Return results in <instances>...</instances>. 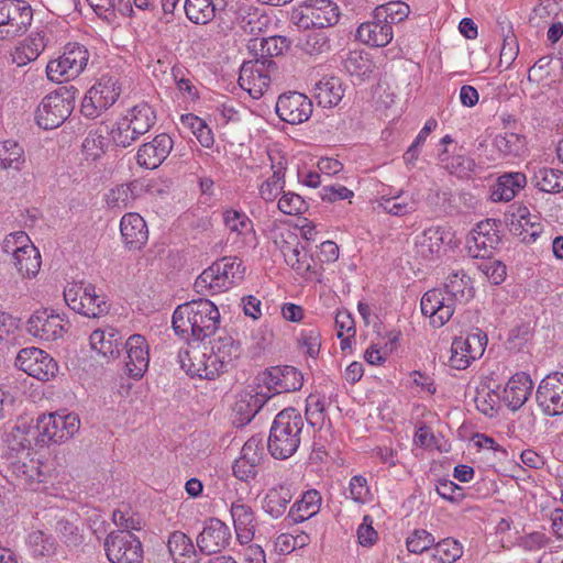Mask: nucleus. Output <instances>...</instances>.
Returning <instances> with one entry per match:
<instances>
[{
  "mask_svg": "<svg viewBox=\"0 0 563 563\" xmlns=\"http://www.w3.org/2000/svg\"><path fill=\"white\" fill-rule=\"evenodd\" d=\"M474 296L471 278L463 272L448 275L443 289L424 292L420 301L421 312L430 318L434 328L443 327L453 316L456 305H464Z\"/></svg>",
  "mask_w": 563,
  "mask_h": 563,
  "instance_id": "nucleus-1",
  "label": "nucleus"
},
{
  "mask_svg": "<svg viewBox=\"0 0 563 563\" xmlns=\"http://www.w3.org/2000/svg\"><path fill=\"white\" fill-rule=\"evenodd\" d=\"M241 344L229 334L219 335L211 341L210 353L192 349L186 354L191 362L189 372L192 376L214 379L221 373L232 368L234 362L241 356Z\"/></svg>",
  "mask_w": 563,
  "mask_h": 563,
  "instance_id": "nucleus-2",
  "label": "nucleus"
},
{
  "mask_svg": "<svg viewBox=\"0 0 563 563\" xmlns=\"http://www.w3.org/2000/svg\"><path fill=\"white\" fill-rule=\"evenodd\" d=\"M303 418L295 408L282 410L274 419L267 439V449L277 460L292 456L299 445Z\"/></svg>",
  "mask_w": 563,
  "mask_h": 563,
  "instance_id": "nucleus-3",
  "label": "nucleus"
},
{
  "mask_svg": "<svg viewBox=\"0 0 563 563\" xmlns=\"http://www.w3.org/2000/svg\"><path fill=\"white\" fill-rule=\"evenodd\" d=\"M67 306L87 318H101L110 310L107 297L91 283L74 282L64 289Z\"/></svg>",
  "mask_w": 563,
  "mask_h": 563,
  "instance_id": "nucleus-4",
  "label": "nucleus"
},
{
  "mask_svg": "<svg viewBox=\"0 0 563 563\" xmlns=\"http://www.w3.org/2000/svg\"><path fill=\"white\" fill-rule=\"evenodd\" d=\"M77 89L59 87L43 98L36 110V122L44 130L58 128L70 115L75 108Z\"/></svg>",
  "mask_w": 563,
  "mask_h": 563,
  "instance_id": "nucleus-5",
  "label": "nucleus"
},
{
  "mask_svg": "<svg viewBox=\"0 0 563 563\" xmlns=\"http://www.w3.org/2000/svg\"><path fill=\"white\" fill-rule=\"evenodd\" d=\"M245 267L238 257H223L205 269L196 280V287L208 288L213 294L230 289L244 278Z\"/></svg>",
  "mask_w": 563,
  "mask_h": 563,
  "instance_id": "nucleus-6",
  "label": "nucleus"
},
{
  "mask_svg": "<svg viewBox=\"0 0 563 563\" xmlns=\"http://www.w3.org/2000/svg\"><path fill=\"white\" fill-rule=\"evenodd\" d=\"M121 95V82L115 75H102L86 92L81 101V113L96 119L110 109Z\"/></svg>",
  "mask_w": 563,
  "mask_h": 563,
  "instance_id": "nucleus-7",
  "label": "nucleus"
},
{
  "mask_svg": "<svg viewBox=\"0 0 563 563\" xmlns=\"http://www.w3.org/2000/svg\"><path fill=\"white\" fill-rule=\"evenodd\" d=\"M89 60L88 49L79 44H68L64 53L46 66L47 78L55 82L77 78L86 68Z\"/></svg>",
  "mask_w": 563,
  "mask_h": 563,
  "instance_id": "nucleus-8",
  "label": "nucleus"
},
{
  "mask_svg": "<svg viewBox=\"0 0 563 563\" xmlns=\"http://www.w3.org/2000/svg\"><path fill=\"white\" fill-rule=\"evenodd\" d=\"M340 9L332 0H306L292 12L294 22L301 29H324L338 23Z\"/></svg>",
  "mask_w": 563,
  "mask_h": 563,
  "instance_id": "nucleus-9",
  "label": "nucleus"
},
{
  "mask_svg": "<svg viewBox=\"0 0 563 563\" xmlns=\"http://www.w3.org/2000/svg\"><path fill=\"white\" fill-rule=\"evenodd\" d=\"M33 21V9L23 0L0 1V40H13L26 33Z\"/></svg>",
  "mask_w": 563,
  "mask_h": 563,
  "instance_id": "nucleus-10",
  "label": "nucleus"
},
{
  "mask_svg": "<svg viewBox=\"0 0 563 563\" xmlns=\"http://www.w3.org/2000/svg\"><path fill=\"white\" fill-rule=\"evenodd\" d=\"M487 342V334L478 328L456 336L451 344L450 366L460 371L467 368L472 362L483 356Z\"/></svg>",
  "mask_w": 563,
  "mask_h": 563,
  "instance_id": "nucleus-11",
  "label": "nucleus"
},
{
  "mask_svg": "<svg viewBox=\"0 0 563 563\" xmlns=\"http://www.w3.org/2000/svg\"><path fill=\"white\" fill-rule=\"evenodd\" d=\"M276 69V63L266 58L244 62L240 68L239 85L254 99H260L271 82V73Z\"/></svg>",
  "mask_w": 563,
  "mask_h": 563,
  "instance_id": "nucleus-12",
  "label": "nucleus"
},
{
  "mask_svg": "<svg viewBox=\"0 0 563 563\" xmlns=\"http://www.w3.org/2000/svg\"><path fill=\"white\" fill-rule=\"evenodd\" d=\"M104 550L111 563H141L143 559L141 541L128 530L111 532L104 541Z\"/></svg>",
  "mask_w": 563,
  "mask_h": 563,
  "instance_id": "nucleus-13",
  "label": "nucleus"
},
{
  "mask_svg": "<svg viewBox=\"0 0 563 563\" xmlns=\"http://www.w3.org/2000/svg\"><path fill=\"white\" fill-rule=\"evenodd\" d=\"M42 435L48 443H64L71 439L80 429V419L75 412L57 411L38 417Z\"/></svg>",
  "mask_w": 563,
  "mask_h": 563,
  "instance_id": "nucleus-14",
  "label": "nucleus"
},
{
  "mask_svg": "<svg viewBox=\"0 0 563 563\" xmlns=\"http://www.w3.org/2000/svg\"><path fill=\"white\" fill-rule=\"evenodd\" d=\"M15 366L38 380L47 382L58 369L57 363L45 351L37 347L20 350L15 358Z\"/></svg>",
  "mask_w": 563,
  "mask_h": 563,
  "instance_id": "nucleus-15",
  "label": "nucleus"
},
{
  "mask_svg": "<svg viewBox=\"0 0 563 563\" xmlns=\"http://www.w3.org/2000/svg\"><path fill=\"white\" fill-rule=\"evenodd\" d=\"M500 243L496 221H481L467 240V252L473 258L489 260Z\"/></svg>",
  "mask_w": 563,
  "mask_h": 563,
  "instance_id": "nucleus-16",
  "label": "nucleus"
},
{
  "mask_svg": "<svg viewBox=\"0 0 563 563\" xmlns=\"http://www.w3.org/2000/svg\"><path fill=\"white\" fill-rule=\"evenodd\" d=\"M275 110L280 120L289 124H300L309 120L313 106L306 95L289 91L278 97Z\"/></svg>",
  "mask_w": 563,
  "mask_h": 563,
  "instance_id": "nucleus-17",
  "label": "nucleus"
},
{
  "mask_svg": "<svg viewBox=\"0 0 563 563\" xmlns=\"http://www.w3.org/2000/svg\"><path fill=\"white\" fill-rule=\"evenodd\" d=\"M262 382L272 397L277 394L299 390L303 384V375L294 366L279 365L264 371Z\"/></svg>",
  "mask_w": 563,
  "mask_h": 563,
  "instance_id": "nucleus-18",
  "label": "nucleus"
},
{
  "mask_svg": "<svg viewBox=\"0 0 563 563\" xmlns=\"http://www.w3.org/2000/svg\"><path fill=\"white\" fill-rule=\"evenodd\" d=\"M5 460L8 470L18 485L36 489V485L46 481L47 474L43 471V464L38 460L26 455L14 456L12 454Z\"/></svg>",
  "mask_w": 563,
  "mask_h": 563,
  "instance_id": "nucleus-19",
  "label": "nucleus"
},
{
  "mask_svg": "<svg viewBox=\"0 0 563 563\" xmlns=\"http://www.w3.org/2000/svg\"><path fill=\"white\" fill-rule=\"evenodd\" d=\"M536 400L547 416L563 413V373L545 376L537 390Z\"/></svg>",
  "mask_w": 563,
  "mask_h": 563,
  "instance_id": "nucleus-20",
  "label": "nucleus"
},
{
  "mask_svg": "<svg viewBox=\"0 0 563 563\" xmlns=\"http://www.w3.org/2000/svg\"><path fill=\"white\" fill-rule=\"evenodd\" d=\"M263 441L258 437H251L242 446L241 455L233 463L232 470L236 478L243 482L254 479L263 460Z\"/></svg>",
  "mask_w": 563,
  "mask_h": 563,
  "instance_id": "nucleus-21",
  "label": "nucleus"
},
{
  "mask_svg": "<svg viewBox=\"0 0 563 563\" xmlns=\"http://www.w3.org/2000/svg\"><path fill=\"white\" fill-rule=\"evenodd\" d=\"M230 528L218 518L209 519L196 539L199 551L207 555L219 553L230 544Z\"/></svg>",
  "mask_w": 563,
  "mask_h": 563,
  "instance_id": "nucleus-22",
  "label": "nucleus"
},
{
  "mask_svg": "<svg viewBox=\"0 0 563 563\" xmlns=\"http://www.w3.org/2000/svg\"><path fill=\"white\" fill-rule=\"evenodd\" d=\"M124 346L126 374L134 379L142 378L150 363V346L146 339L141 334H132L128 338Z\"/></svg>",
  "mask_w": 563,
  "mask_h": 563,
  "instance_id": "nucleus-23",
  "label": "nucleus"
},
{
  "mask_svg": "<svg viewBox=\"0 0 563 563\" xmlns=\"http://www.w3.org/2000/svg\"><path fill=\"white\" fill-rule=\"evenodd\" d=\"M64 330L62 317L46 309L34 312L27 320V332L41 341H55Z\"/></svg>",
  "mask_w": 563,
  "mask_h": 563,
  "instance_id": "nucleus-24",
  "label": "nucleus"
},
{
  "mask_svg": "<svg viewBox=\"0 0 563 563\" xmlns=\"http://www.w3.org/2000/svg\"><path fill=\"white\" fill-rule=\"evenodd\" d=\"M173 145V139L168 134L156 135L152 142L145 143L139 148L137 164L150 169L158 167L169 155Z\"/></svg>",
  "mask_w": 563,
  "mask_h": 563,
  "instance_id": "nucleus-25",
  "label": "nucleus"
},
{
  "mask_svg": "<svg viewBox=\"0 0 563 563\" xmlns=\"http://www.w3.org/2000/svg\"><path fill=\"white\" fill-rule=\"evenodd\" d=\"M192 301L195 302V314H197V322L192 328V338L202 341L216 332L220 313L217 306L208 299Z\"/></svg>",
  "mask_w": 563,
  "mask_h": 563,
  "instance_id": "nucleus-26",
  "label": "nucleus"
},
{
  "mask_svg": "<svg viewBox=\"0 0 563 563\" xmlns=\"http://www.w3.org/2000/svg\"><path fill=\"white\" fill-rule=\"evenodd\" d=\"M269 398V394L255 388L243 391L233 407V422L240 427L247 424Z\"/></svg>",
  "mask_w": 563,
  "mask_h": 563,
  "instance_id": "nucleus-27",
  "label": "nucleus"
},
{
  "mask_svg": "<svg viewBox=\"0 0 563 563\" xmlns=\"http://www.w3.org/2000/svg\"><path fill=\"white\" fill-rule=\"evenodd\" d=\"M120 231L124 245L129 250H141L148 240L145 220L136 212L124 214L120 221Z\"/></svg>",
  "mask_w": 563,
  "mask_h": 563,
  "instance_id": "nucleus-28",
  "label": "nucleus"
},
{
  "mask_svg": "<svg viewBox=\"0 0 563 563\" xmlns=\"http://www.w3.org/2000/svg\"><path fill=\"white\" fill-rule=\"evenodd\" d=\"M355 37L368 46L385 47L391 42L394 32L385 21H378L373 11L372 20L357 27Z\"/></svg>",
  "mask_w": 563,
  "mask_h": 563,
  "instance_id": "nucleus-29",
  "label": "nucleus"
},
{
  "mask_svg": "<svg viewBox=\"0 0 563 563\" xmlns=\"http://www.w3.org/2000/svg\"><path fill=\"white\" fill-rule=\"evenodd\" d=\"M444 234V229L439 225L424 229L416 236V254L426 261L440 257L443 251Z\"/></svg>",
  "mask_w": 563,
  "mask_h": 563,
  "instance_id": "nucleus-30",
  "label": "nucleus"
},
{
  "mask_svg": "<svg viewBox=\"0 0 563 563\" xmlns=\"http://www.w3.org/2000/svg\"><path fill=\"white\" fill-rule=\"evenodd\" d=\"M230 512L238 541L241 544L251 543L255 534V516L252 508L238 500L231 504Z\"/></svg>",
  "mask_w": 563,
  "mask_h": 563,
  "instance_id": "nucleus-31",
  "label": "nucleus"
},
{
  "mask_svg": "<svg viewBox=\"0 0 563 563\" xmlns=\"http://www.w3.org/2000/svg\"><path fill=\"white\" fill-rule=\"evenodd\" d=\"M378 207L391 216L405 217L413 213L418 209L419 197L416 192L399 190L394 196H383L378 202Z\"/></svg>",
  "mask_w": 563,
  "mask_h": 563,
  "instance_id": "nucleus-32",
  "label": "nucleus"
},
{
  "mask_svg": "<svg viewBox=\"0 0 563 563\" xmlns=\"http://www.w3.org/2000/svg\"><path fill=\"white\" fill-rule=\"evenodd\" d=\"M526 184L527 178L523 173L504 174L492 186L489 198L494 202L510 201Z\"/></svg>",
  "mask_w": 563,
  "mask_h": 563,
  "instance_id": "nucleus-33",
  "label": "nucleus"
},
{
  "mask_svg": "<svg viewBox=\"0 0 563 563\" xmlns=\"http://www.w3.org/2000/svg\"><path fill=\"white\" fill-rule=\"evenodd\" d=\"M47 35L45 31H36L24 40L12 53V60L18 66H24L35 60L45 49L47 44Z\"/></svg>",
  "mask_w": 563,
  "mask_h": 563,
  "instance_id": "nucleus-34",
  "label": "nucleus"
},
{
  "mask_svg": "<svg viewBox=\"0 0 563 563\" xmlns=\"http://www.w3.org/2000/svg\"><path fill=\"white\" fill-rule=\"evenodd\" d=\"M343 96L342 81L338 77L324 76L314 86V98L318 104L323 108L338 106Z\"/></svg>",
  "mask_w": 563,
  "mask_h": 563,
  "instance_id": "nucleus-35",
  "label": "nucleus"
},
{
  "mask_svg": "<svg viewBox=\"0 0 563 563\" xmlns=\"http://www.w3.org/2000/svg\"><path fill=\"white\" fill-rule=\"evenodd\" d=\"M90 345L104 357H118L121 335L114 328L97 329L90 334Z\"/></svg>",
  "mask_w": 563,
  "mask_h": 563,
  "instance_id": "nucleus-36",
  "label": "nucleus"
},
{
  "mask_svg": "<svg viewBox=\"0 0 563 563\" xmlns=\"http://www.w3.org/2000/svg\"><path fill=\"white\" fill-rule=\"evenodd\" d=\"M11 263L22 278H33L42 264L40 251L30 242L11 258Z\"/></svg>",
  "mask_w": 563,
  "mask_h": 563,
  "instance_id": "nucleus-37",
  "label": "nucleus"
},
{
  "mask_svg": "<svg viewBox=\"0 0 563 563\" xmlns=\"http://www.w3.org/2000/svg\"><path fill=\"white\" fill-rule=\"evenodd\" d=\"M294 497L292 487L290 484H280L276 487L268 489L263 508L274 518L282 517Z\"/></svg>",
  "mask_w": 563,
  "mask_h": 563,
  "instance_id": "nucleus-38",
  "label": "nucleus"
},
{
  "mask_svg": "<svg viewBox=\"0 0 563 563\" xmlns=\"http://www.w3.org/2000/svg\"><path fill=\"white\" fill-rule=\"evenodd\" d=\"M528 374L516 373L504 389V401L511 410L521 408L528 400Z\"/></svg>",
  "mask_w": 563,
  "mask_h": 563,
  "instance_id": "nucleus-39",
  "label": "nucleus"
},
{
  "mask_svg": "<svg viewBox=\"0 0 563 563\" xmlns=\"http://www.w3.org/2000/svg\"><path fill=\"white\" fill-rule=\"evenodd\" d=\"M321 506L320 493L310 489L302 494L301 499L297 500L289 510L288 517L294 522H302L319 512Z\"/></svg>",
  "mask_w": 563,
  "mask_h": 563,
  "instance_id": "nucleus-40",
  "label": "nucleus"
},
{
  "mask_svg": "<svg viewBox=\"0 0 563 563\" xmlns=\"http://www.w3.org/2000/svg\"><path fill=\"white\" fill-rule=\"evenodd\" d=\"M223 223L227 230L242 236L244 241L255 240V230L252 220L243 211L227 209L223 211Z\"/></svg>",
  "mask_w": 563,
  "mask_h": 563,
  "instance_id": "nucleus-41",
  "label": "nucleus"
},
{
  "mask_svg": "<svg viewBox=\"0 0 563 563\" xmlns=\"http://www.w3.org/2000/svg\"><path fill=\"white\" fill-rule=\"evenodd\" d=\"M197 314H195V302L189 301L179 305L172 319V324L175 333L184 339L192 336V328L197 322Z\"/></svg>",
  "mask_w": 563,
  "mask_h": 563,
  "instance_id": "nucleus-42",
  "label": "nucleus"
},
{
  "mask_svg": "<svg viewBox=\"0 0 563 563\" xmlns=\"http://www.w3.org/2000/svg\"><path fill=\"white\" fill-rule=\"evenodd\" d=\"M294 241L295 243L289 241L284 242L280 246V251L287 265L296 271L298 275L306 276L310 271L307 252L303 250L300 242L297 241L296 236Z\"/></svg>",
  "mask_w": 563,
  "mask_h": 563,
  "instance_id": "nucleus-43",
  "label": "nucleus"
},
{
  "mask_svg": "<svg viewBox=\"0 0 563 563\" xmlns=\"http://www.w3.org/2000/svg\"><path fill=\"white\" fill-rule=\"evenodd\" d=\"M126 115L132 123L133 133L139 137L147 133L156 122L154 109L145 102L134 106Z\"/></svg>",
  "mask_w": 563,
  "mask_h": 563,
  "instance_id": "nucleus-44",
  "label": "nucleus"
},
{
  "mask_svg": "<svg viewBox=\"0 0 563 563\" xmlns=\"http://www.w3.org/2000/svg\"><path fill=\"white\" fill-rule=\"evenodd\" d=\"M505 222L509 232L526 241V227L528 225V207L523 201L515 202L505 213Z\"/></svg>",
  "mask_w": 563,
  "mask_h": 563,
  "instance_id": "nucleus-45",
  "label": "nucleus"
},
{
  "mask_svg": "<svg viewBox=\"0 0 563 563\" xmlns=\"http://www.w3.org/2000/svg\"><path fill=\"white\" fill-rule=\"evenodd\" d=\"M344 70L358 79H364L373 71V63L362 51H351L342 62Z\"/></svg>",
  "mask_w": 563,
  "mask_h": 563,
  "instance_id": "nucleus-46",
  "label": "nucleus"
},
{
  "mask_svg": "<svg viewBox=\"0 0 563 563\" xmlns=\"http://www.w3.org/2000/svg\"><path fill=\"white\" fill-rule=\"evenodd\" d=\"M25 163L24 150L15 141L0 143V168L20 170Z\"/></svg>",
  "mask_w": 563,
  "mask_h": 563,
  "instance_id": "nucleus-47",
  "label": "nucleus"
},
{
  "mask_svg": "<svg viewBox=\"0 0 563 563\" xmlns=\"http://www.w3.org/2000/svg\"><path fill=\"white\" fill-rule=\"evenodd\" d=\"M184 9L187 18L196 24H207L216 15L213 0H186Z\"/></svg>",
  "mask_w": 563,
  "mask_h": 563,
  "instance_id": "nucleus-48",
  "label": "nucleus"
},
{
  "mask_svg": "<svg viewBox=\"0 0 563 563\" xmlns=\"http://www.w3.org/2000/svg\"><path fill=\"white\" fill-rule=\"evenodd\" d=\"M108 129L91 130L82 143V151L87 159L96 161L101 157L109 146Z\"/></svg>",
  "mask_w": 563,
  "mask_h": 563,
  "instance_id": "nucleus-49",
  "label": "nucleus"
},
{
  "mask_svg": "<svg viewBox=\"0 0 563 563\" xmlns=\"http://www.w3.org/2000/svg\"><path fill=\"white\" fill-rule=\"evenodd\" d=\"M378 21H385L393 27V24L402 22L410 13V8L402 1H389L374 9Z\"/></svg>",
  "mask_w": 563,
  "mask_h": 563,
  "instance_id": "nucleus-50",
  "label": "nucleus"
},
{
  "mask_svg": "<svg viewBox=\"0 0 563 563\" xmlns=\"http://www.w3.org/2000/svg\"><path fill=\"white\" fill-rule=\"evenodd\" d=\"M8 451L3 459H8L10 454L14 456H30L29 442L24 432V420L18 419L12 430L7 435Z\"/></svg>",
  "mask_w": 563,
  "mask_h": 563,
  "instance_id": "nucleus-51",
  "label": "nucleus"
},
{
  "mask_svg": "<svg viewBox=\"0 0 563 563\" xmlns=\"http://www.w3.org/2000/svg\"><path fill=\"white\" fill-rule=\"evenodd\" d=\"M536 188L543 192H559L563 190V173L553 168L542 167L534 172Z\"/></svg>",
  "mask_w": 563,
  "mask_h": 563,
  "instance_id": "nucleus-52",
  "label": "nucleus"
},
{
  "mask_svg": "<svg viewBox=\"0 0 563 563\" xmlns=\"http://www.w3.org/2000/svg\"><path fill=\"white\" fill-rule=\"evenodd\" d=\"M180 121L192 132L203 147L209 148L213 145L214 137L212 130L201 118L192 113H187L181 115Z\"/></svg>",
  "mask_w": 563,
  "mask_h": 563,
  "instance_id": "nucleus-53",
  "label": "nucleus"
},
{
  "mask_svg": "<svg viewBox=\"0 0 563 563\" xmlns=\"http://www.w3.org/2000/svg\"><path fill=\"white\" fill-rule=\"evenodd\" d=\"M462 555V544L453 538H446L434 544L432 558L438 563H454Z\"/></svg>",
  "mask_w": 563,
  "mask_h": 563,
  "instance_id": "nucleus-54",
  "label": "nucleus"
},
{
  "mask_svg": "<svg viewBox=\"0 0 563 563\" xmlns=\"http://www.w3.org/2000/svg\"><path fill=\"white\" fill-rule=\"evenodd\" d=\"M167 547L175 563H184L179 560L195 554L196 549L189 537L181 531H174L169 534Z\"/></svg>",
  "mask_w": 563,
  "mask_h": 563,
  "instance_id": "nucleus-55",
  "label": "nucleus"
},
{
  "mask_svg": "<svg viewBox=\"0 0 563 563\" xmlns=\"http://www.w3.org/2000/svg\"><path fill=\"white\" fill-rule=\"evenodd\" d=\"M327 399L324 396L311 394L306 400V419L312 427H321L325 420Z\"/></svg>",
  "mask_w": 563,
  "mask_h": 563,
  "instance_id": "nucleus-56",
  "label": "nucleus"
},
{
  "mask_svg": "<svg viewBox=\"0 0 563 563\" xmlns=\"http://www.w3.org/2000/svg\"><path fill=\"white\" fill-rule=\"evenodd\" d=\"M109 134L113 143L121 147H128L140 139L133 133L132 123H130V119L126 114L118 120Z\"/></svg>",
  "mask_w": 563,
  "mask_h": 563,
  "instance_id": "nucleus-57",
  "label": "nucleus"
},
{
  "mask_svg": "<svg viewBox=\"0 0 563 563\" xmlns=\"http://www.w3.org/2000/svg\"><path fill=\"white\" fill-rule=\"evenodd\" d=\"M300 45L307 54L317 55L330 49V40L322 29H318V31L306 34Z\"/></svg>",
  "mask_w": 563,
  "mask_h": 563,
  "instance_id": "nucleus-58",
  "label": "nucleus"
},
{
  "mask_svg": "<svg viewBox=\"0 0 563 563\" xmlns=\"http://www.w3.org/2000/svg\"><path fill=\"white\" fill-rule=\"evenodd\" d=\"M495 146L504 155H519L525 147L526 137L517 133L507 132L495 137Z\"/></svg>",
  "mask_w": 563,
  "mask_h": 563,
  "instance_id": "nucleus-59",
  "label": "nucleus"
},
{
  "mask_svg": "<svg viewBox=\"0 0 563 563\" xmlns=\"http://www.w3.org/2000/svg\"><path fill=\"white\" fill-rule=\"evenodd\" d=\"M552 58L550 56L541 57L533 66H530V82L536 81L544 89H551V82L554 79L551 76Z\"/></svg>",
  "mask_w": 563,
  "mask_h": 563,
  "instance_id": "nucleus-60",
  "label": "nucleus"
},
{
  "mask_svg": "<svg viewBox=\"0 0 563 563\" xmlns=\"http://www.w3.org/2000/svg\"><path fill=\"white\" fill-rule=\"evenodd\" d=\"M172 75L177 89L189 100L194 101L199 98L198 89L192 80L187 77L188 70L181 66H174Z\"/></svg>",
  "mask_w": 563,
  "mask_h": 563,
  "instance_id": "nucleus-61",
  "label": "nucleus"
},
{
  "mask_svg": "<svg viewBox=\"0 0 563 563\" xmlns=\"http://www.w3.org/2000/svg\"><path fill=\"white\" fill-rule=\"evenodd\" d=\"M434 537L424 529L415 530L406 541L407 549L409 552L415 554H421L434 545Z\"/></svg>",
  "mask_w": 563,
  "mask_h": 563,
  "instance_id": "nucleus-62",
  "label": "nucleus"
},
{
  "mask_svg": "<svg viewBox=\"0 0 563 563\" xmlns=\"http://www.w3.org/2000/svg\"><path fill=\"white\" fill-rule=\"evenodd\" d=\"M132 191L129 185L122 184L109 190L106 195V202L109 208H128L132 200Z\"/></svg>",
  "mask_w": 563,
  "mask_h": 563,
  "instance_id": "nucleus-63",
  "label": "nucleus"
},
{
  "mask_svg": "<svg viewBox=\"0 0 563 563\" xmlns=\"http://www.w3.org/2000/svg\"><path fill=\"white\" fill-rule=\"evenodd\" d=\"M27 543L35 555H48L54 552V540L41 530L32 531L27 537Z\"/></svg>",
  "mask_w": 563,
  "mask_h": 563,
  "instance_id": "nucleus-64",
  "label": "nucleus"
}]
</instances>
